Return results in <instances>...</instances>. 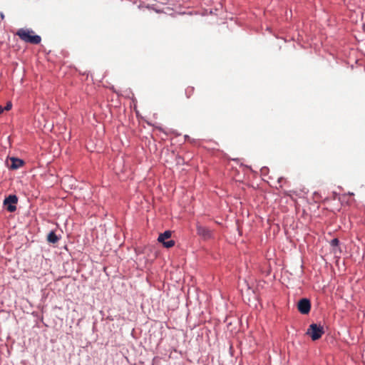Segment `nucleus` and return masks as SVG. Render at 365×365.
Returning a JSON list of instances; mask_svg holds the SVG:
<instances>
[{
  "label": "nucleus",
  "instance_id": "obj_12",
  "mask_svg": "<svg viewBox=\"0 0 365 365\" xmlns=\"http://www.w3.org/2000/svg\"><path fill=\"white\" fill-rule=\"evenodd\" d=\"M281 180H282V178H279L278 182H280Z\"/></svg>",
  "mask_w": 365,
  "mask_h": 365
},
{
  "label": "nucleus",
  "instance_id": "obj_5",
  "mask_svg": "<svg viewBox=\"0 0 365 365\" xmlns=\"http://www.w3.org/2000/svg\"><path fill=\"white\" fill-rule=\"evenodd\" d=\"M172 235V232L170 230L165 231L163 233L160 234L158 240L159 242H161L163 244L165 247L170 248L175 245V241L174 240H168L165 241V240H168L170 238Z\"/></svg>",
  "mask_w": 365,
  "mask_h": 365
},
{
  "label": "nucleus",
  "instance_id": "obj_3",
  "mask_svg": "<svg viewBox=\"0 0 365 365\" xmlns=\"http://www.w3.org/2000/svg\"><path fill=\"white\" fill-rule=\"evenodd\" d=\"M196 231L197 235L204 240H207L213 237V230L207 227L202 225L199 222L196 224Z\"/></svg>",
  "mask_w": 365,
  "mask_h": 365
},
{
  "label": "nucleus",
  "instance_id": "obj_9",
  "mask_svg": "<svg viewBox=\"0 0 365 365\" xmlns=\"http://www.w3.org/2000/svg\"><path fill=\"white\" fill-rule=\"evenodd\" d=\"M339 243V240L337 238H334L333 240H331L330 245H331V246L333 248V252L334 253H336V250L338 249Z\"/></svg>",
  "mask_w": 365,
  "mask_h": 365
},
{
  "label": "nucleus",
  "instance_id": "obj_1",
  "mask_svg": "<svg viewBox=\"0 0 365 365\" xmlns=\"http://www.w3.org/2000/svg\"><path fill=\"white\" fill-rule=\"evenodd\" d=\"M16 35L24 42L34 45L40 43L41 41L40 36L36 35L33 30L28 29H19Z\"/></svg>",
  "mask_w": 365,
  "mask_h": 365
},
{
  "label": "nucleus",
  "instance_id": "obj_7",
  "mask_svg": "<svg viewBox=\"0 0 365 365\" xmlns=\"http://www.w3.org/2000/svg\"><path fill=\"white\" fill-rule=\"evenodd\" d=\"M11 164L10 165V168L11 169H17L20 167H21L24 164V162L22 160H20L19 158H11Z\"/></svg>",
  "mask_w": 365,
  "mask_h": 365
},
{
  "label": "nucleus",
  "instance_id": "obj_11",
  "mask_svg": "<svg viewBox=\"0 0 365 365\" xmlns=\"http://www.w3.org/2000/svg\"><path fill=\"white\" fill-rule=\"evenodd\" d=\"M11 107H12V103L10 101L7 102L6 106L5 107L0 106V114L3 113V112L4 110H11Z\"/></svg>",
  "mask_w": 365,
  "mask_h": 365
},
{
  "label": "nucleus",
  "instance_id": "obj_2",
  "mask_svg": "<svg viewBox=\"0 0 365 365\" xmlns=\"http://www.w3.org/2000/svg\"><path fill=\"white\" fill-rule=\"evenodd\" d=\"M324 334V327L317 324H312L307 331V334L309 335L313 341L318 340Z\"/></svg>",
  "mask_w": 365,
  "mask_h": 365
},
{
  "label": "nucleus",
  "instance_id": "obj_4",
  "mask_svg": "<svg viewBox=\"0 0 365 365\" xmlns=\"http://www.w3.org/2000/svg\"><path fill=\"white\" fill-rule=\"evenodd\" d=\"M18 202V197L15 195H10L5 198L4 205L9 212H13L16 210V205Z\"/></svg>",
  "mask_w": 365,
  "mask_h": 365
},
{
  "label": "nucleus",
  "instance_id": "obj_10",
  "mask_svg": "<svg viewBox=\"0 0 365 365\" xmlns=\"http://www.w3.org/2000/svg\"><path fill=\"white\" fill-rule=\"evenodd\" d=\"M195 92V88L193 86H188L185 89V95L187 98H190Z\"/></svg>",
  "mask_w": 365,
  "mask_h": 365
},
{
  "label": "nucleus",
  "instance_id": "obj_8",
  "mask_svg": "<svg viewBox=\"0 0 365 365\" xmlns=\"http://www.w3.org/2000/svg\"><path fill=\"white\" fill-rule=\"evenodd\" d=\"M47 240L50 243L55 244L59 240V238L56 235L55 232L51 231L47 235Z\"/></svg>",
  "mask_w": 365,
  "mask_h": 365
},
{
  "label": "nucleus",
  "instance_id": "obj_6",
  "mask_svg": "<svg viewBox=\"0 0 365 365\" xmlns=\"http://www.w3.org/2000/svg\"><path fill=\"white\" fill-rule=\"evenodd\" d=\"M297 309L302 314H307L311 309V302L307 298L301 299L297 303Z\"/></svg>",
  "mask_w": 365,
  "mask_h": 365
}]
</instances>
